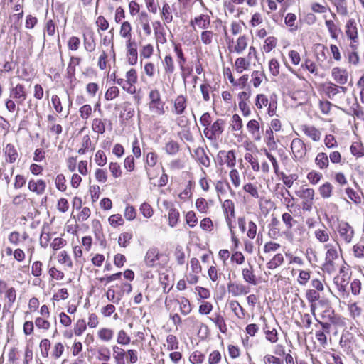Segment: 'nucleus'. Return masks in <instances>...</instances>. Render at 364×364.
<instances>
[{
	"instance_id": "1",
	"label": "nucleus",
	"mask_w": 364,
	"mask_h": 364,
	"mask_svg": "<svg viewBox=\"0 0 364 364\" xmlns=\"http://www.w3.org/2000/svg\"><path fill=\"white\" fill-rule=\"evenodd\" d=\"M149 97L150 99L149 103V109L157 114H164L165 112L164 108V102L161 101L159 91L156 89L151 90Z\"/></svg>"
},
{
	"instance_id": "2",
	"label": "nucleus",
	"mask_w": 364,
	"mask_h": 364,
	"mask_svg": "<svg viewBox=\"0 0 364 364\" xmlns=\"http://www.w3.org/2000/svg\"><path fill=\"white\" fill-rule=\"evenodd\" d=\"M291 149L296 159H301L306 155V149L305 144L299 138H295L292 140Z\"/></svg>"
},
{
	"instance_id": "3",
	"label": "nucleus",
	"mask_w": 364,
	"mask_h": 364,
	"mask_svg": "<svg viewBox=\"0 0 364 364\" xmlns=\"http://www.w3.org/2000/svg\"><path fill=\"white\" fill-rule=\"evenodd\" d=\"M161 255L159 253V250L156 247L150 248L144 258V262L147 267H154L157 266L159 264V257Z\"/></svg>"
},
{
	"instance_id": "4",
	"label": "nucleus",
	"mask_w": 364,
	"mask_h": 364,
	"mask_svg": "<svg viewBox=\"0 0 364 364\" xmlns=\"http://www.w3.org/2000/svg\"><path fill=\"white\" fill-rule=\"evenodd\" d=\"M10 97L15 99L18 104H22L27 97L24 86L21 84H17L14 87H12Z\"/></svg>"
},
{
	"instance_id": "5",
	"label": "nucleus",
	"mask_w": 364,
	"mask_h": 364,
	"mask_svg": "<svg viewBox=\"0 0 364 364\" xmlns=\"http://www.w3.org/2000/svg\"><path fill=\"white\" fill-rule=\"evenodd\" d=\"M338 232L347 243L351 241L354 234L353 228L348 223L345 222L339 224Z\"/></svg>"
},
{
	"instance_id": "6",
	"label": "nucleus",
	"mask_w": 364,
	"mask_h": 364,
	"mask_svg": "<svg viewBox=\"0 0 364 364\" xmlns=\"http://www.w3.org/2000/svg\"><path fill=\"white\" fill-rule=\"evenodd\" d=\"M217 157L218 159L224 158V163L230 168L234 167L236 164V156L233 150L228 151L220 150Z\"/></svg>"
},
{
	"instance_id": "7",
	"label": "nucleus",
	"mask_w": 364,
	"mask_h": 364,
	"mask_svg": "<svg viewBox=\"0 0 364 364\" xmlns=\"http://www.w3.org/2000/svg\"><path fill=\"white\" fill-rule=\"evenodd\" d=\"M127 58L128 62L130 65H136L138 60V52L136 48V43L131 42L130 39L127 43Z\"/></svg>"
},
{
	"instance_id": "8",
	"label": "nucleus",
	"mask_w": 364,
	"mask_h": 364,
	"mask_svg": "<svg viewBox=\"0 0 364 364\" xmlns=\"http://www.w3.org/2000/svg\"><path fill=\"white\" fill-rule=\"evenodd\" d=\"M332 76L334 80L340 85H344L347 82L348 75L346 70L336 67L332 70Z\"/></svg>"
},
{
	"instance_id": "9",
	"label": "nucleus",
	"mask_w": 364,
	"mask_h": 364,
	"mask_svg": "<svg viewBox=\"0 0 364 364\" xmlns=\"http://www.w3.org/2000/svg\"><path fill=\"white\" fill-rule=\"evenodd\" d=\"M333 282L337 287V289L339 292V295L343 297L348 296L349 293L347 290V286L348 284V282L344 277H340L338 276L335 277L333 279Z\"/></svg>"
},
{
	"instance_id": "10",
	"label": "nucleus",
	"mask_w": 364,
	"mask_h": 364,
	"mask_svg": "<svg viewBox=\"0 0 364 364\" xmlns=\"http://www.w3.org/2000/svg\"><path fill=\"white\" fill-rule=\"evenodd\" d=\"M46 188V183L42 179L36 181L32 179L28 182V189L32 192L36 193L38 195H42L45 192Z\"/></svg>"
},
{
	"instance_id": "11",
	"label": "nucleus",
	"mask_w": 364,
	"mask_h": 364,
	"mask_svg": "<svg viewBox=\"0 0 364 364\" xmlns=\"http://www.w3.org/2000/svg\"><path fill=\"white\" fill-rule=\"evenodd\" d=\"M228 290L232 296L246 294L247 293L246 287L242 284H236L230 282L228 284Z\"/></svg>"
},
{
	"instance_id": "12",
	"label": "nucleus",
	"mask_w": 364,
	"mask_h": 364,
	"mask_svg": "<svg viewBox=\"0 0 364 364\" xmlns=\"http://www.w3.org/2000/svg\"><path fill=\"white\" fill-rule=\"evenodd\" d=\"M126 84L129 85V88L127 89V91L129 93H134L135 92V87H133V84L137 82V74L134 69L129 70L126 74Z\"/></svg>"
},
{
	"instance_id": "13",
	"label": "nucleus",
	"mask_w": 364,
	"mask_h": 364,
	"mask_svg": "<svg viewBox=\"0 0 364 364\" xmlns=\"http://www.w3.org/2000/svg\"><path fill=\"white\" fill-rule=\"evenodd\" d=\"M187 106L186 98L183 95L178 96L174 101V112L178 115H181Z\"/></svg>"
},
{
	"instance_id": "14",
	"label": "nucleus",
	"mask_w": 364,
	"mask_h": 364,
	"mask_svg": "<svg viewBox=\"0 0 364 364\" xmlns=\"http://www.w3.org/2000/svg\"><path fill=\"white\" fill-rule=\"evenodd\" d=\"M197 161L205 167L210 166V158L207 156L203 148L198 147L194 151Z\"/></svg>"
},
{
	"instance_id": "15",
	"label": "nucleus",
	"mask_w": 364,
	"mask_h": 364,
	"mask_svg": "<svg viewBox=\"0 0 364 364\" xmlns=\"http://www.w3.org/2000/svg\"><path fill=\"white\" fill-rule=\"evenodd\" d=\"M4 153L6 156V161L13 164L14 163L18 156V154L17 152V150L15 149L14 146L11 144H8L5 149H4Z\"/></svg>"
},
{
	"instance_id": "16",
	"label": "nucleus",
	"mask_w": 364,
	"mask_h": 364,
	"mask_svg": "<svg viewBox=\"0 0 364 364\" xmlns=\"http://www.w3.org/2000/svg\"><path fill=\"white\" fill-rule=\"evenodd\" d=\"M249 268H244L242 270L243 279L250 284L255 285L257 284V279L253 272V267L250 264H249Z\"/></svg>"
},
{
	"instance_id": "17",
	"label": "nucleus",
	"mask_w": 364,
	"mask_h": 364,
	"mask_svg": "<svg viewBox=\"0 0 364 364\" xmlns=\"http://www.w3.org/2000/svg\"><path fill=\"white\" fill-rule=\"evenodd\" d=\"M346 35L353 42H357L358 32L356 23L354 20H349L346 24Z\"/></svg>"
},
{
	"instance_id": "18",
	"label": "nucleus",
	"mask_w": 364,
	"mask_h": 364,
	"mask_svg": "<svg viewBox=\"0 0 364 364\" xmlns=\"http://www.w3.org/2000/svg\"><path fill=\"white\" fill-rule=\"evenodd\" d=\"M247 128L254 136L255 140L259 141L261 139L259 133V124L257 120L252 119L249 121L247 124Z\"/></svg>"
},
{
	"instance_id": "19",
	"label": "nucleus",
	"mask_w": 364,
	"mask_h": 364,
	"mask_svg": "<svg viewBox=\"0 0 364 364\" xmlns=\"http://www.w3.org/2000/svg\"><path fill=\"white\" fill-rule=\"evenodd\" d=\"M210 23L209 16L200 14L198 16L195 17L194 20H191V25L193 26L196 23L200 28H207Z\"/></svg>"
},
{
	"instance_id": "20",
	"label": "nucleus",
	"mask_w": 364,
	"mask_h": 364,
	"mask_svg": "<svg viewBox=\"0 0 364 364\" xmlns=\"http://www.w3.org/2000/svg\"><path fill=\"white\" fill-rule=\"evenodd\" d=\"M139 23L146 36H150L151 29L149 25V17L145 11H142L139 15Z\"/></svg>"
},
{
	"instance_id": "21",
	"label": "nucleus",
	"mask_w": 364,
	"mask_h": 364,
	"mask_svg": "<svg viewBox=\"0 0 364 364\" xmlns=\"http://www.w3.org/2000/svg\"><path fill=\"white\" fill-rule=\"evenodd\" d=\"M296 195L301 198L303 201L313 202L315 192L313 188H302L301 190L296 191Z\"/></svg>"
},
{
	"instance_id": "22",
	"label": "nucleus",
	"mask_w": 364,
	"mask_h": 364,
	"mask_svg": "<svg viewBox=\"0 0 364 364\" xmlns=\"http://www.w3.org/2000/svg\"><path fill=\"white\" fill-rule=\"evenodd\" d=\"M326 247L328 248V250L326 254V267L333 265V261L338 257L337 250L331 247L330 245H326Z\"/></svg>"
},
{
	"instance_id": "23",
	"label": "nucleus",
	"mask_w": 364,
	"mask_h": 364,
	"mask_svg": "<svg viewBox=\"0 0 364 364\" xmlns=\"http://www.w3.org/2000/svg\"><path fill=\"white\" fill-rule=\"evenodd\" d=\"M117 299H121L124 294H129L132 291V285L128 282H122L116 285Z\"/></svg>"
},
{
	"instance_id": "24",
	"label": "nucleus",
	"mask_w": 364,
	"mask_h": 364,
	"mask_svg": "<svg viewBox=\"0 0 364 364\" xmlns=\"http://www.w3.org/2000/svg\"><path fill=\"white\" fill-rule=\"evenodd\" d=\"M323 90L328 98L332 99L339 92V87L331 82L323 84Z\"/></svg>"
},
{
	"instance_id": "25",
	"label": "nucleus",
	"mask_w": 364,
	"mask_h": 364,
	"mask_svg": "<svg viewBox=\"0 0 364 364\" xmlns=\"http://www.w3.org/2000/svg\"><path fill=\"white\" fill-rule=\"evenodd\" d=\"M315 163L320 169L327 168L329 165V160L327 154L323 152L318 153L316 156Z\"/></svg>"
},
{
	"instance_id": "26",
	"label": "nucleus",
	"mask_w": 364,
	"mask_h": 364,
	"mask_svg": "<svg viewBox=\"0 0 364 364\" xmlns=\"http://www.w3.org/2000/svg\"><path fill=\"white\" fill-rule=\"evenodd\" d=\"M224 121L221 119H217L210 127V137L215 136L219 137V136L223 132V126Z\"/></svg>"
},
{
	"instance_id": "27",
	"label": "nucleus",
	"mask_w": 364,
	"mask_h": 364,
	"mask_svg": "<svg viewBox=\"0 0 364 364\" xmlns=\"http://www.w3.org/2000/svg\"><path fill=\"white\" fill-rule=\"evenodd\" d=\"M303 131L308 136H309L313 141H318L321 138L320 132L314 127L304 126Z\"/></svg>"
},
{
	"instance_id": "28",
	"label": "nucleus",
	"mask_w": 364,
	"mask_h": 364,
	"mask_svg": "<svg viewBox=\"0 0 364 364\" xmlns=\"http://www.w3.org/2000/svg\"><path fill=\"white\" fill-rule=\"evenodd\" d=\"M346 113L348 115H353L358 119H363L364 117V112L362 110V108L357 100H355L348 111H346Z\"/></svg>"
},
{
	"instance_id": "29",
	"label": "nucleus",
	"mask_w": 364,
	"mask_h": 364,
	"mask_svg": "<svg viewBox=\"0 0 364 364\" xmlns=\"http://www.w3.org/2000/svg\"><path fill=\"white\" fill-rule=\"evenodd\" d=\"M125 354L126 353L124 349L117 346L113 347V357L115 359L117 364H125Z\"/></svg>"
},
{
	"instance_id": "30",
	"label": "nucleus",
	"mask_w": 364,
	"mask_h": 364,
	"mask_svg": "<svg viewBox=\"0 0 364 364\" xmlns=\"http://www.w3.org/2000/svg\"><path fill=\"white\" fill-rule=\"evenodd\" d=\"M284 256L281 253L276 254L273 258L267 262V267L269 269H274L284 262Z\"/></svg>"
},
{
	"instance_id": "31",
	"label": "nucleus",
	"mask_w": 364,
	"mask_h": 364,
	"mask_svg": "<svg viewBox=\"0 0 364 364\" xmlns=\"http://www.w3.org/2000/svg\"><path fill=\"white\" fill-rule=\"evenodd\" d=\"M266 144L270 150H275L277 148V143L274 140L273 131L272 128H268L265 131Z\"/></svg>"
},
{
	"instance_id": "32",
	"label": "nucleus",
	"mask_w": 364,
	"mask_h": 364,
	"mask_svg": "<svg viewBox=\"0 0 364 364\" xmlns=\"http://www.w3.org/2000/svg\"><path fill=\"white\" fill-rule=\"evenodd\" d=\"M164 71L167 74H172L175 70V65L173 58L170 55L165 56L163 62Z\"/></svg>"
},
{
	"instance_id": "33",
	"label": "nucleus",
	"mask_w": 364,
	"mask_h": 364,
	"mask_svg": "<svg viewBox=\"0 0 364 364\" xmlns=\"http://www.w3.org/2000/svg\"><path fill=\"white\" fill-rule=\"evenodd\" d=\"M333 186L329 182H326L318 188L320 195L323 198H328L331 196Z\"/></svg>"
},
{
	"instance_id": "34",
	"label": "nucleus",
	"mask_w": 364,
	"mask_h": 364,
	"mask_svg": "<svg viewBox=\"0 0 364 364\" xmlns=\"http://www.w3.org/2000/svg\"><path fill=\"white\" fill-rule=\"evenodd\" d=\"M92 129L95 132L102 134L105 132V124L102 119L95 118L92 121Z\"/></svg>"
},
{
	"instance_id": "35",
	"label": "nucleus",
	"mask_w": 364,
	"mask_h": 364,
	"mask_svg": "<svg viewBox=\"0 0 364 364\" xmlns=\"http://www.w3.org/2000/svg\"><path fill=\"white\" fill-rule=\"evenodd\" d=\"M180 149L179 144L177 141L171 140L166 144L165 150L169 155L176 154Z\"/></svg>"
},
{
	"instance_id": "36",
	"label": "nucleus",
	"mask_w": 364,
	"mask_h": 364,
	"mask_svg": "<svg viewBox=\"0 0 364 364\" xmlns=\"http://www.w3.org/2000/svg\"><path fill=\"white\" fill-rule=\"evenodd\" d=\"M56 117L54 115L49 114L48 116V121L50 124L49 126L50 132L60 134L62 133L63 127L60 124H55V123H54Z\"/></svg>"
},
{
	"instance_id": "37",
	"label": "nucleus",
	"mask_w": 364,
	"mask_h": 364,
	"mask_svg": "<svg viewBox=\"0 0 364 364\" xmlns=\"http://www.w3.org/2000/svg\"><path fill=\"white\" fill-rule=\"evenodd\" d=\"M161 18L167 23H169L173 20V16L171 14V7L166 2L164 3L161 11Z\"/></svg>"
},
{
	"instance_id": "38",
	"label": "nucleus",
	"mask_w": 364,
	"mask_h": 364,
	"mask_svg": "<svg viewBox=\"0 0 364 364\" xmlns=\"http://www.w3.org/2000/svg\"><path fill=\"white\" fill-rule=\"evenodd\" d=\"M81 59L78 57L72 56L70 58V63L68 66V75L69 77H73L75 75V66L80 63Z\"/></svg>"
},
{
	"instance_id": "39",
	"label": "nucleus",
	"mask_w": 364,
	"mask_h": 364,
	"mask_svg": "<svg viewBox=\"0 0 364 364\" xmlns=\"http://www.w3.org/2000/svg\"><path fill=\"white\" fill-rule=\"evenodd\" d=\"M223 208L225 215H230V217L235 218V205L231 200H225L223 204Z\"/></svg>"
},
{
	"instance_id": "40",
	"label": "nucleus",
	"mask_w": 364,
	"mask_h": 364,
	"mask_svg": "<svg viewBox=\"0 0 364 364\" xmlns=\"http://www.w3.org/2000/svg\"><path fill=\"white\" fill-rule=\"evenodd\" d=\"M179 212L174 208H171L168 212V224L171 227H174L178 220Z\"/></svg>"
},
{
	"instance_id": "41",
	"label": "nucleus",
	"mask_w": 364,
	"mask_h": 364,
	"mask_svg": "<svg viewBox=\"0 0 364 364\" xmlns=\"http://www.w3.org/2000/svg\"><path fill=\"white\" fill-rule=\"evenodd\" d=\"M174 51L178 58L177 62L179 67L183 65L186 62V58H185L184 53L180 44H175Z\"/></svg>"
},
{
	"instance_id": "42",
	"label": "nucleus",
	"mask_w": 364,
	"mask_h": 364,
	"mask_svg": "<svg viewBox=\"0 0 364 364\" xmlns=\"http://www.w3.org/2000/svg\"><path fill=\"white\" fill-rule=\"evenodd\" d=\"M98 357L100 360L107 362L110 359V350L105 346L100 347L97 350Z\"/></svg>"
},
{
	"instance_id": "43",
	"label": "nucleus",
	"mask_w": 364,
	"mask_h": 364,
	"mask_svg": "<svg viewBox=\"0 0 364 364\" xmlns=\"http://www.w3.org/2000/svg\"><path fill=\"white\" fill-rule=\"evenodd\" d=\"M264 330L266 334V338L268 341H269L271 343H275L277 341V331L275 328L270 330L267 326V323H266Z\"/></svg>"
},
{
	"instance_id": "44",
	"label": "nucleus",
	"mask_w": 364,
	"mask_h": 364,
	"mask_svg": "<svg viewBox=\"0 0 364 364\" xmlns=\"http://www.w3.org/2000/svg\"><path fill=\"white\" fill-rule=\"evenodd\" d=\"M250 65V62L244 58H238L235 60V67L238 73H241L244 70H247Z\"/></svg>"
},
{
	"instance_id": "45",
	"label": "nucleus",
	"mask_w": 364,
	"mask_h": 364,
	"mask_svg": "<svg viewBox=\"0 0 364 364\" xmlns=\"http://www.w3.org/2000/svg\"><path fill=\"white\" fill-rule=\"evenodd\" d=\"M247 37L242 36L238 38L237 45L235 47V51L237 53H241L247 47Z\"/></svg>"
},
{
	"instance_id": "46",
	"label": "nucleus",
	"mask_w": 364,
	"mask_h": 364,
	"mask_svg": "<svg viewBox=\"0 0 364 364\" xmlns=\"http://www.w3.org/2000/svg\"><path fill=\"white\" fill-rule=\"evenodd\" d=\"M131 31H132V26L129 22L124 21L122 23L121 28H120V35L123 38H129L130 39L131 38Z\"/></svg>"
},
{
	"instance_id": "47",
	"label": "nucleus",
	"mask_w": 364,
	"mask_h": 364,
	"mask_svg": "<svg viewBox=\"0 0 364 364\" xmlns=\"http://www.w3.org/2000/svg\"><path fill=\"white\" fill-rule=\"evenodd\" d=\"M350 152L355 156L362 157L364 156V148L359 143H353L350 146Z\"/></svg>"
},
{
	"instance_id": "48",
	"label": "nucleus",
	"mask_w": 364,
	"mask_h": 364,
	"mask_svg": "<svg viewBox=\"0 0 364 364\" xmlns=\"http://www.w3.org/2000/svg\"><path fill=\"white\" fill-rule=\"evenodd\" d=\"M167 349L168 350L178 349V341L177 338L173 335H168L166 338Z\"/></svg>"
},
{
	"instance_id": "49",
	"label": "nucleus",
	"mask_w": 364,
	"mask_h": 364,
	"mask_svg": "<svg viewBox=\"0 0 364 364\" xmlns=\"http://www.w3.org/2000/svg\"><path fill=\"white\" fill-rule=\"evenodd\" d=\"M322 177H323L322 174L316 171H310L307 174V176H306L309 181L313 185L317 184L320 181V180L322 178Z\"/></svg>"
},
{
	"instance_id": "50",
	"label": "nucleus",
	"mask_w": 364,
	"mask_h": 364,
	"mask_svg": "<svg viewBox=\"0 0 364 364\" xmlns=\"http://www.w3.org/2000/svg\"><path fill=\"white\" fill-rule=\"evenodd\" d=\"M50 348V342L48 339H43L40 343L41 353L43 358L48 356V351Z\"/></svg>"
},
{
	"instance_id": "51",
	"label": "nucleus",
	"mask_w": 364,
	"mask_h": 364,
	"mask_svg": "<svg viewBox=\"0 0 364 364\" xmlns=\"http://www.w3.org/2000/svg\"><path fill=\"white\" fill-rule=\"evenodd\" d=\"M277 40L274 36H269L266 38L264 45V49L266 52H270L277 46Z\"/></svg>"
},
{
	"instance_id": "52",
	"label": "nucleus",
	"mask_w": 364,
	"mask_h": 364,
	"mask_svg": "<svg viewBox=\"0 0 364 364\" xmlns=\"http://www.w3.org/2000/svg\"><path fill=\"white\" fill-rule=\"evenodd\" d=\"M119 90L118 89V87H109L107 92H105V98L106 100H112L114 98H116L117 97L119 96Z\"/></svg>"
},
{
	"instance_id": "53",
	"label": "nucleus",
	"mask_w": 364,
	"mask_h": 364,
	"mask_svg": "<svg viewBox=\"0 0 364 364\" xmlns=\"http://www.w3.org/2000/svg\"><path fill=\"white\" fill-rule=\"evenodd\" d=\"M87 328L85 320H77L74 328V333L76 336L82 335Z\"/></svg>"
},
{
	"instance_id": "54",
	"label": "nucleus",
	"mask_w": 364,
	"mask_h": 364,
	"mask_svg": "<svg viewBox=\"0 0 364 364\" xmlns=\"http://www.w3.org/2000/svg\"><path fill=\"white\" fill-rule=\"evenodd\" d=\"M98 335L102 340L109 341L113 337V331L109 328H102L98 332Z\"/></svg>"
},
{
	"instance_id": "55",
	"label": "nucleus",
	"mask_w": 364,
	"mask_h": 364,
	"mask_svg": "<svg viewBox=\"0 0 364 364\" xmlns=\"http://www.w3.org/2000/svg\"><path fill=\"white\" fill-rule=\"evenodd\" d=\"M269 105L268 98L263 94H259L256 97L255 105L258 109H262L263 106Z\"/></svg>"
},
{
	"instance_id": "56",
	"label": "nucleus",
	"mask_w": 364,
	"mask_h": 364,
	"mask_svg": "<svg viewBox=\"0 0 364 364\" xmlns=\"http://www.w3.org/2000/svg\"><path fill=\"white\" fill-rule=\"evenodd\" d=\"M280 175L282 176L284 184L288 188H291L293 185L294 181L297 179V176L295 174L287 176L285 173L282 172Z\"/></svg>"
},
{
	"instance_id": "57",
	"label": "nucleus",
	"mask_w": 364,
	"mask_h": 364,
	"mask_svg": "<svg viewBox=\"0 0 364 364\" xmlns=\"http://www.w3.org/2000/svg\"><path fill=\"white\" fill-rule=\"evenodd\" d=\"M95 160L98 166H105L107 163V157L105 152L102 150H98L95 154Z\"/></svg>"
},
{
	"instance_id": "58",
	"label": "nucleus",
	"mask_w": 364,
	"mask_h": 364,
	"mask_svg": "<svg viewBox=\"0 0 364 364\" xmlns=\"http://www.w3.org/2000/svg\"><path fill=\"white\" fill-rule=\"evenodd\" d=\"M132 237V235L129 232H124L120 235L118 239V243L122 247H127L129 243L130 240Z\"/></svg>"
},
{
	"instance_id": "59",
	"label": "nucleus",
	"mask_w": 364,
	"mask_h": 364,
	"mask_svg": "<svg viewBox=\"0 0 364 364\" xmlns=\"http://www.w3.org/2000/svg\"><path fill=\"white\" fill-rule=\"evenodd\" d=\"M205 355L200 351H194L190 355L189 360L192 363H201L204 360Z\"/></svg>"
},
{
	"instance_id": "60",
	"label": "nucleus",
	"mask_w": 364,
	"mask_h": 364,
	"mask_svg": "<svg viewBox=\"0 0 364 364\" xmlns=\"http://www.w3.org/2000/svg\"><path fill=\"white\" fill-rule=\"evenodd\" d=\"M243 189L245 192L250 193L253 198H259L257 188L251 183L245 184L243 187Z\"/></svg>"
},
{
	"instance_id": "61",
	"label": "nucleus",
	"mask_w": 364,
	"mask_h": 364,
	"mask_svg": "<svg viewBox=\"0 0 364 364\" xmlns=\"http://www.w3.org/2000/svg\"><path fill=\"white\" fill-rule=\"evenodd\" d=\"M140 211L142 213V215L146 218L151 217L153 215V209L151 207V205L147 203H144L141 205Z\"/></svg>"
},
{
	"instance_id": "62",
	"label": "nucleus",
	"mask_w": 364,
	"mask_h": 364,
	"mask_svg": "<svg viewBox=\"0 0 364 364\" xmlns=\"http://www.w3.org/2000/svg\"><path fill=\"white\" fill-rule=\"evenodd\" d=\"M196 206L200 213H206L208 209V203L203 198H200L196 200Z\"/></svg>"
},
{
	"instance_id": "63",
	"label": "nucleus",
	"mask_w": 364,
	"mask_h": 364,
	"mask_svg": "<svg viewBox=\"0 0 364 364\" xmlns=\"http://www.w3.org/2000/svg\"><path fill=\"white\" fill-rule=\"evenodd\" d=\"M55 186L56 188L60 191H65L66 190V185L65 176L63 174H58L55 178Z\"/></svg>"
},
{
	"instance_id": "64",
	"label": "nucleus",
	"mask_w": 364,
	"mask_h": 364,
	"mask_svg": "<svg viewBox=\"0 0 364 364\" xmlns=\"http://www.w3.org/2000/svg\"><path fill=\"white\" fill-rule=\"evenodd\" d=\"M109 171L114 178H119L121 176L122 171L120 166L117 162H111L109 164Z\"/></svg>"
}]
</instances>
